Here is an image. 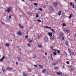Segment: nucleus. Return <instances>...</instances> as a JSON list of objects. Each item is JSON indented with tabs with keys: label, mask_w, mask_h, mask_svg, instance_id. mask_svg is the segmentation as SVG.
Segmentation results:
<instances>
[{
	"label": "nucleus",
	"mask_w": 76,
	"mask_h": 76,
	"mask_svg": "<svg viewBox=\"0 0 76 76\" xmlns=\"http://www.w3.org/2000/svg\"><path fill=\"white\" fill-rule=\"evenodd\" d=\"M61 34L59 35V39H61V40H64V35L62 33H61Z\"/></svg>",
	"instance_id": "f257e3e1"
},
{
	"label": "nucleus",
	"mask_w": 76,
	"mask_h": 76,
	"mask_svg": "<svg viewBox=\"0 0 76 76\" xmlns=\"http://www.w3.org/2000/svg\"><path fill=\"white\" fill-rule=\"evenodd\" d=\"M44 28H49V29H50L51 31H52L53 33V34H54L55 33V31H54V29H53L49 27H48L47 26H46L44 27Z\"/></svg>",
	"instance_id": "f03ea898"
},
{
	"label": "nucleus",
	"mask_w": 76,
	"mask_h": 76,
	"mask_svg": "<svg viewBox=\"0 0 76 76\" xmlns=\"http://www.w3.org/2000/svg\"><path fill=\"white\" fill-rule=\"evenodd\" d=\"M17 34L18 36H21V35H22L23 33H22L21 32V31H19L17 33Z\"/></svg>",
	"instance_id": "7ed1b4c3"
},
{
	"label": "nucleus",
	"mask_w": 76,
	"mask_h": 76,
	"mask_svg": "<svg viewBox=\"0 0 76 76\" xmlns=\"http://www.w3.org/2000/svg\"><path fill=\"white\" fill-rule=\"evenodd\" d=\"M7 10H6L5 11H6V12H7L8 13L10 12L11 11V8L10 7H7Z\"/></svg>",
	"instance_id": "20e7f679"
},
{
	"label": "nucleus",
	"mask_w": 76,
	"mask_h": 76,
	"mask_svg": "<svg viewBox=\"0 0 76 76\" xmlns=\"http://www.w3.org/2000/svg\"><path fill=\"white\" fill-rule=\"evenodd\" d=\"M6 70H9L10 71H11L12 70H13V69L10 67L9 66L7 67L6 68Z\"/></svg>",
	"instance_id": "39448f33"
},
{
	"label": "nucleus",
	"mask_w": 76,
	"mask_h": 76,
	"mask_svg": "<svg viewBox=\"0 0 76 76\" xmlns=\"http://www.w3.org/2000/svg\"><path fill=\"white\" fill-rule=\"evenodd\" d=\"M5 56H3V57L0 59V61H3V60H4L5 58Z\"/></svg>",
	"instance_id": "423d86ee"
},
{
	"label": "nucleus",
	"mask_w": 76,
	"mask_h": 76,
	"mask_svg": "<svg viewBox=\"0 0 76 76\" xmlns=\"http://www.w3.org/2000/svg\"><path fill=\"white\" fill-rule=\"evenodd\" d=\"M47 70V69H43V70L42 71V72L43 73H45L46 72V71Z\"/></svg>",
	"instance_id": "0eeeda50"
},
{
	"label": "nucleus",
	"mask_w": 76,
	"mask_h": 76,
	"mask_svg": "<svg viewBox=\"0 0 76 76\" xmlns=\"http://www.w3.org/2000/svg\"><path fill=\"white\" fill-rule=\"evenodd\" d=\"M58 63V62H55L52 63V64L53 66H54V65H56Z\"/></svg>",
	"instance_id": "6e6552de"
},
{
	"label": "nucleus",
	"mask_w": 76,
	"mask_h": 76,
	"mask_svg": "<svg viewBox=\"0 0 76 76\" xmlns=\"http://www.w3.org/2000/svg\"><path fill=\"white\" fill-rule=\"evenodd\" d=\"M68 50L69 51V52L71 55H72V56H73V55H75V54H74V52H70V50H69V49H68Z\"/></svg>",
	"instance_id": "1a4fd4ad"
},
{
	"label": "nucleus",
	"mask_w": 76,
	"mask_h": 76,
	"mask_svg": "<svg viewBox=\"0 0 76 76\" xmlns=\"http://www.w3.org/2000/svg\"><path fill=\"white\" fill-rule=\"evenodd\" d=\"M56 74L58 75H59V76H60V75H62L63 74V73L61 72H56Z\"/></svg>",
	"instance_id": "9d476101"
},
{
	"label": "nucleus",
	"mask_w": 76,
	"mask_h": 76,
	"mask_svg": "<svg viewBox=\"0 0 76 76\" xmlns=\"http://www.w3.org/2000/svg\"><path fill=\"white\" fill-rule=\"evenodd\" d=\"M44 39L45 41H48V38L47 37H44Z\"/></svg>",
	"instance_id": "9b49d317"
},
{
	"label": "nucleus",
	"mask_w": 76,
	"mask_h": 76,
	"mask_svg": "<svg viewBox=\"0 0 76 76\" xmlns=\"http://www.w3.org/2000/svg\"><path fill=\"white\" fill-rule=\"evenodd\" d=\"M69 42L67 41H66L65 42V45H67V46H68V47L69 46Z\"/></svg>",
	"instance_id": "f8f14e48"
},
{
	"label": "nucleus",
	"mask_w": 76,
	"mask_h": 76,
	"mask_svg": "<svg viewBox=\"0 0 76 76\" xmlns=\"http://www.w3.org/2000/svg\"><path fill=\"white\" fill-rule=\"evenodd\" d=\"M49 9L50 10H52L53 9V7L51 6H50L49 7Z\"/></svg>",
	"instance_id": "ddd939ff"
},
{
	"label": "nucleus",
	"mask_w": 76,
	"mask_h": 76,
	"mask_svg": "<svg viewBox=\"0 0 76 76\" xmlns=\"http://www.w3.org/2000/svg\"><path fill=\"white\" fill-rule=\"evenodd\" d=\"M18 25L21 28H24L23 26H21V24H18Z\"/></svg>",
	"instance_id": "4468645a"
},
{
	"label": "nucleus",
	"mask_w": 76,
	"mask_h": 76,
	"mask_svg": "<svg viewBox=\"0 0 76 76\" xmlns=\"http://www.w3.org/2000/svg\"><path fill=\"white\" fill-rule=\"evenodd\" d=\"M69 30L68 29H66L65 31V32H66L67 33H69Z\"/></svg>",
	"instance_id": "2eb2a0df"
},
{
	"label": "nucleus",
	"mask_w": 76,
	"mask_h": 76,
	"mask_svg": "<svg viewBox=\"0 0 76 76\" xmlns=\"http://www.w3.org/2000/svg\"><path fill=\"white\" fill-rule=\"evenodd\" d=\"M61 10H60L58 12V15H59V16H60L61 15Z\"/></svg>",
	"instance_id": "dca6fc26"
},
{
	"label": "nucleus",
	"mask_w": 76,
	"mask_h": 76,
	"mask_svg": "<svg viewBox=\"0 0 76 76\" xmlns=\"http://www.w3.org/2000/svg\"><path fill=\"white\" fill-rule=\"evenodd\" d=\"M50 39L51 40H53V39H54V37L53 36H50Z\"/></svg>",
	"instance_id": "f3484780"
},
{
	"label": "nucleus",
	"mask_w": 76,
	"mask_h": 76,
	"mask_svg": "<svg viewBox=\"0 0 76 76\" xmlns=\"http://www.w3.org/2000/svg\"><path fill=\"white\" fill-rule=\"evenodd\" d=\"M53 4L55 6V7H57V2H54L53 3Z\"/></svg>",
	"instance_id": "a211bd4d"
},
{
	"label": "nucleus",
	"mask_w": 76,
	"mask_h": 76,
	"mask_svg": "<svg viewBox=\"0 0 76 76\" xmlns=\"http://www.w3.org/2000/svg\"><path fill=\"white\" fill-rule=\"evenodd\" d=\"M48 34H49V35L50 37H52L53 36V34L52 33H49Z\"/></svg>",
	"instance_id": "6ab92c4d"
},
{
	"label": "nucleus",
	"mask_w": 76,
	"mask_h": 76,
	"mask_svg": "<svg viewBox=\"0 0 76 76\" xmlns=\"http://www.w3.org/2000/svg\"><path fill=\"white\" fill-rule=\"evenodd\" d=\"M62 15L63 17H64V16L65 15V13H64V12H62Z\"/></svg>",
	"instance_id": "aec40b11"
},
{
	"label": "nucleus",
	"mask_w": 76,
	"mask_h": 76,
	"mask_svg": "<svg viewBox=\"0 0 76 76\" xmlns=\"http://www.w3.org/2000/svg\"><path fill=\"white\" fill-rule=\"evenodd\" d=\"M23 76H28L27 75V74L26 73H25V72H23Z\"/></svg>",
	"instance_id": "412c9836"
},
{
	"label": "nucleus",
	"mask_w": 76,
	"mask_h": 76,
	"mask_svg": "<svg viewBox=\"0 0 76 76\" xmlns=\"http://www.w3.org/2000/svg\"><path fill=\"white\" fill-rule=\"evenodd\" d=\"M5 46L6 47H9V46H10V45L8 43H6L5 44Z\"/></svg>",
	"instance_id": "4be33fe9"
},
{
	"label": "nucleus",
	"mask_w": 76,
	"mask_h": 76,
	"mask_svg": "<svg viewBox=\"0 0 76 76\" xmlns=\"http://www.w3.org/2000/svg\"><path fill=\"white\" fill-rule=\"evenodd\" d=\"M63 31H64V32H66V29L65 28H63Z\"/></svg>",
	"instance_id": "5701e85b"
},
{
	"label": "nucleus",
	"mask_w": 76,
	"mask_h": 76,
	"mask_svg": "<svg viewBox=\"0 0 76 76\" xmlns=\"http://www.w3.org/2000/svg\"><path fill=\"white\" fill-rule=\"evenodd\" d=\"M73 16V14H70L69 17V19L71 18V17H72Z\"/></svg>",
	"instance_id": "b1692460"
},
{
	"label": "nucleus",
	"mask_w": 76,
	"mask_h": 76,
	"mask_svg": "<svg viewBox=\"0 0 76 76\" xmlns=\"http://www.w3.org/2000/svg\"><path fill=\"white\" fill-rule=\"evenodd\" d=\"M38 47L39 48H42V46L40 45H38Z\"/></svg>",
	"instance_id": "393cba45"
},
{
	"label": "nucleus",
	"mask_w": 76,
	"mask_h": 76,
	"mask_svg": "<svg viewBox=\"0 0 76 76\" xmlns=\"http://www.w3.org/2000/svg\"><path fill=\"white\" fill-rule=\"evenodd\" d=\"M38 66H39V67L41 68V69L43 68V66H42L40 65H39Z\"/></svg>",
	"instance_id": "a878e982"
},
{
	"label": "nucleus",
	"mask_w": 76,
	"mask_h": 76,
	"mask_svg": "<svg viewBox=\"0 0 76 76\" xmlns=\"http://www.w3.org/2000/svg\"><path fill=\"white\" fill-rule=\"evenodd\" d=\"M53 54L55 56H56V55L57 54V53H56V52H53Z\"/></svg>",
	"instance_id": "bb28decb"
},
{
	"label": "nucleus",
	"mask_w": 76,
	"mask_h": 76,
	"mask_svg": "<svg viewBox=\"0 0 76 76\" xmlns=\"http://www.w3.org/2000/svg\"><path fill=\"white\" fill-rule=\"evenodd\" d=\"M36 18H38V14L37 13L36 14Z\"/></svg>",
	"instance_id": "cd10ccee"
},
{
	"label": "nucleus",
	"mask_w": 76,
	"mask_h": 76,
	"mask_svg": "<svg viewBox=\"0 0 76 76\" xmlns=\"http://www.w3.org/2000/svg\"><path fill=\"white\" fill-rule=\"evenodd\" d=\"M57 52L58 53H60V50H58L57 51Z\"/></svg>",
	"instance_id": "c85d7f7f"
},
{
	"label": "nucleus",
	"mask_w": 76,
	"mask_h": 76,
	"mask_svg": "<svg viewBox=\"0 0 76 76\" xmlns=\"http://www.w3.org/2000/svg\"><path fill=\"white\" fill-rule=\"evenodd\" d=\"M37 21L38 22H41V21L40 20L38 19L37 20Z\"/></svg>",
	"instance_id": "c756f323"
},
{
	"label": "nucleus",
	"mask_w": 76,
	"mask_h": 76,
	"mask_svg": "<svg viewBox=\"0 0 76 76\" xmlns=\"http://www.w3.org/2000/svg\"><path fill=\"white\" fill-rule=\"evenodd\" d=\"M58 68V67L57 66H56L55 67L54 69L55 70H57Z\"/></svg>",
	"instance_id": "7c9ffc66"
},
{
	"label": "nucleus",
	"mask_w": 76,
	"mask_h": 76,
	"mask_svg": "<svg viewBox=\"0 0 76 76\" xmlns=\"http://www.w3.org/2000/svg\"><path fill=\"white\" fill-rule=\"evenodd\" d=\"M34 6H37V3H34Z\"/></svg>",
	"instance_id": "2f4dec72"
},
{
	"label": "nucleus",
	"mask_w": 76,
	"mask_h": 76,
	"mask_svg": "<svg viewBox=\"0 0 76 76\" xmlns=\"http://www.w3.org/2000/svg\"><path fill=\"white\" fill-rule=\"evenodd\" d=\"M28 72H31V69H28Z\"/></svg>",
	"instance_id": "473e14b6"
},
{
	"label": "nucleus",
	"mask_w": 76,
	"mask_h": 76,
	"mask_svg": "<svg viewBox=\"0 0 76 76\" xmlns=\"http://www.w3.org/2000/svg\"><path fill=\"white\" fill-rule=\"evenodd\" d=\"M28 40L30 42H32V41L31 40V39H29Z\"/></svg>",
	"instance_id": "72a5a7b5"
},
{
	"label": "nucleus",
	"mask_w": 76,
	"mask_h": 76,
	"mask_svg": "<svg viewBox=\"0 0 76 76\" xmlns=\"http://www.w3.org/2000/svg\"><path fill=\"white\" fill-rule=\"evenodd\" d=\"M66 64H69V61H66Z\"/></svg>",
	"instance_id": "f704fd0d"
},
{
	"label": "nucleus",
	"mask_w": 76,
	"mask_h": 76,
	"mask_svg": "<svg viewBox=\"0 0 76 76\" xmlns=\"http://www.w3.org/2000/svg\"><path fill=\"white\" fill-rule=\"evenodd\" d=\"M70 5H71V6H73V3H72V2H70Z\"/></svg>",
	"instance_id": "c9c22d12"
},
{
	"label": "nucleus",
	"mask_w": 76,
	"mask_h": 76,
	"mask_svg": "<svg viewBox=\"0 0 76 76\" xmlns=\"http://www.w3.org/2000/svg\"><path fill=\"white\" fill-rule=\"evenodd\" d=\"M3 72H5V69L4 68H2Z\"/></svg>",
	"instance_id": "e433bc0d"
},
{
	"label": "nucleus",
	"mask_w": 76,
	"mask_h": 76,
	"mask_svg": "<svg viewBox=\"0 0 76 76\" xmlns=\"http://www.w3.org/2000/svg\"><path fill=\"white\" fill-rule=\"evenodd\" d=\"M18 60H20V58L19 57H18Z\"/></svg>",
	"instance_id": "4c0bfd02"
},
{
	"label": "nucleus",
	"mask_w": 76,
	"mask_h": 76,
	"mask_svg": "<svg viewBox=\"0 0 76 76\" xmlns=\"http://www.w3.org/2000/svg\"><path fill=\"white\" fill-rule=\"evenodd\" d=\"M65 25H66V24H65V23H63V26H65Z\"/></svg>",
	"instance_id": "58836bf2"
},
{
	"label": "nucleus",
	"mask_w": 76,
	"mask_h": 76,
	"mask_svg": "<svg viewBox=\"0 0 76 76\" xmlns=\"http://www.w3.org/2000/svg\"><path fill=\"white\" fill-rule=\"evenodd\" d=\"M39 10H40V11H42V8H40L39 9Z\"/></svg>",
	"instance_id": "ea45409f"
},
{
	"label": "nucleus",
	"mask_w": 76,
	"mask_h": 76,
	"mask_svg": "<svg viewBox=\"0 0 76 76\" xmlns=\"http://www.w3.org/2000/svg\"><path fill=\"white\" fill-rule=\"evenodd\" d=\"M43 7L44 9H45V8H46V6L45 5H44V6H43Z\"/></svg>",
	"instance_id": "a19ab883"
},
{
	"label": "nucleus",
	"mask_w": 76,
	"mask_h": 76,
	"mask_svg": "<svg viewBox=\"0 0 76 76\" xmlns=\"http://www.w3.org/2000/svg\"><path fill=\"white\" fill-rule=\"evenodd\" d=\"M72 7L73 8H75V4H73V5H72Z\"/></svg>",
	"instance_id": "79ce46f5"
},
{
	"label": "nucleus",
	"mask_w": 76,
	"mask_h": 76,
	"mask_svg": "<svg viewBox=\"0 0 76 76\" xmlns=\"http://www.w3.org/2000/svg\"><path fill=\"white\" fill-rule=\"evenodd\" d=\"M45 56H47V52H45Z\"/></svg>",
	"instance_id": "37998d69"
},
{
	"label": "nucleus",
	"mask_w": 76,
	"mask_h": 76,
	"mask_svg": "<svg viewBox=\"0 0 76 76\" xmlns=\"http://www.w3.org/2000/svg\"><path fill=\"white\" fill-rule=\"evenodd\" d=\"M1 23H2V24H3V25H4V23L1 22Z\"/></svg>",
	"instance_id": "c03bdc74"
},
{
	"label": "nucleus",
	"mask_w": 76,
	"mask_h": 76,
	"mask_svg": "<svg viewBox=\"0 0 76 76\" xmlns=\"http://www.w3.org/2000/svg\"><path fill=\"white\" fill-rule=\"evenodd\" d=\"M62 67H63V69H64V65H63L62 66Z\"/></svg>",
	"instance_id": "a18cd8bd"
},
{
	"label": "nucleus",
	"mask_w": 76,
	"mask_h": 76,
	"mask_svg": "<svg viewBox=\"0 0 76 76\" xmlns=\"http://www.w3.org/2000/svg\"><path fill=\"white\" fill-rule=\"evenodd\" d=\"M38 35V38L39 39H40V38H39V36H38V35Z\"/></svg>",
	"instance_id": "49530a36"
},
{
	"label": "nucleus",
	"mask_w": 76,
	"mask_h": 76,
	"mask_svg": "<svg viewBox=\"0 0 76 76\" xmlns=\"http://www.w3.org/2000/svg\"><path fill=\"white\" fill-rule=\"evenodd\" d=\"M34 66L35 67H37V65H34Z\"/></svg>",
	"instance_id": "de8ad7c7"
},
{
	"label": "nucleus",
	"mask_w": 76,
	"mask_h": 76,
	"mask_svg": "<svg viewBox=\"0 0 76 76\" xmlns=\"http://www.w3.org/2000/svg\"><path fill=\"white\" fill-rule=\"evenodd\" d=\"M26 38H28V35H27L25 37Z\"/></svg>",
	"instance_id": "09e8293b"
},
{
	"label": "nucleus",
	"mask_w": 76,
	"mask_h": 76,
	"mask_svg": "<svg viewBox=\"0 0 76 76\" xmlns=\"http://www.w3.org/2000/svg\"><path fill=\"white\" fill-rule=\"evenodd\" d=\"M10 18H11V16H9V19H10Z\"/></svg>",
	"instance_id": "8fccbe9b"
},
{
	"label": "nucleus",
	"mask_w": 76,
	"mask_h": 76,
	"mask_svg": "<svg viewBox=\"0 0 76 76\" xmlns=\"http://www.w3.org/2000/svg\"><path fill=\"white\" fill-rule=\"evenodd\" d=\"M16 64H17V65H18V63L17 62H16Z\"/></svg>",
	"instance_id": "3c124183"
},
{
	"label": "nucleus",
	"mask_w": 76,
	"mask_h": 76,
	"mask_svg": "<svg viewBox=\"0 0 76 76\" xmlns=\"http://www.w3.org/2000/svg\"><path fill=\"white\" fill-rule=\"evenodd\" d=\"M28 46H30V44H29V43H28Z\"/></svg>",
	"instance_id": "603ef678"
},
{
	"label": "nucleus",
	"mask_w": 76,
	"mask_h": 76,
	"mask_svg": "<svg viewBox=\"0 0 76 76\" xmlns=\"http://www.w3.org/2000/svg\"><path fill=\"white\" fill-rule=\"evenodd\" d=\"M50 57L51 58H52V54H50Z\"/></svg>",
	"instance_id": "864d4df0"
},
{
	"label": "nucleus",
	"mask_w": 76,
	"mask_h": 76,
	"mask_svg": "<svg viewBox=\"0 0 76 76\" xmlns=\"http://www.w3.org/2000/svg\"><path fill=\"white\" fill-rule=\"evenodd\" d=\"M65 54L66 55H67V53L66 52H65Z\"/></svg>",
	"instance_id": "5fc2aeb1"
},
{
	"label": "nucleus",
	"mask_w": 76,
	"mask_h": 76,
	"mask_svg": "<svg viewBox=\"0 0 76 76\" xmlns=\"http://www.w3.org/2000/svg\"><path fill=\"white\" fill-rule=\"evenodd\" d=\"M52 58V60H53V57H52V58Z\"/></svg>",
	"instance_id": "6e6d98bb"
},
{
	"label": "nucleus",
	"mask_w": 76,
	"mask_h": 76,
	"mask_svg": "<svg viewBox=\"0 0 76 76\" xmlns=\"http://www.w3.org/2000/svg\"><path fill=\"white\" fill-rule=\"evenodd\" d=\"M22 1H24V2H25V1L24 0H21Z\"/></svg>",
	"instance_id": "4d7b16f0"
},
{
	"label": "nucleus",
	"mask_w": 76,
	"mask_h": 76,
	"mask_svg": "<svg viewBox=\"0 0 76 76\" xmlns=\"http://www.w3.org/2000/svg\"><path fill=\"white\" fill-rule=\"evenodd\" d=\"M29 1H32L33 0H29Z\"/></svg>",
	"instance_id": "13d9d810"
},
{
	"label": "nucleus",
	"mask_w": 76,
	"mask_h": 76,
	"mask_svg": "<svg viewBox=\"0 0 76 76\" xmlns=\"http://www.w3.org/2000/svg\"><path fill=\"white\" fill-rule=\"evenodd\" d=\"M20 54H22V53H20Z\"/></svg>",
	"instance_id": "bf43d9fd"
},
{
	"label": "nucleus",
	"mask_w": 76,
	"mask_h": 76,
	"mask_svg": "<svg viewBox=\"0 0 76 76\" xmlns=\"http://www.w3.org/2000/svg\"><path fill=\"white\" fill-rule=\"evenodd\" d=\"M10 41H12V40H10Z\"/></svg>",
	"instance_id": "052dcab7"
},
{
	"label": "nucleus",
	"mask_w": 76,
	"mask_h": 76,
	"mask_svg": "<svg viewBox=\"0 0 76 76\" xmlns=\"http://www.w3.org/2000/svg\"><path fill=\"white\" fill-rule=\"evenodd\" d=\"M55 51H57V50H55Z\"/></svg>",
	"instance_id": "680f3d73"
},
{
	"label": "nucleus",
	"mask_w": 76,
	"mask_h": 76,
	"mask_svg": "<svg viewBox=\"0 0 76 76\" xmlns=\"http://www.w3.org/2000/svg\"><path fill=\"white\" fill-rule=\"evenodd\" d=\"M39 50L38 51V52H39Z\"/></svg>",
	"instance_id": "e2e57ef3"
},
{
	"label": "nucleus",
	"mask_w": 76,
	"mask_h": 76,
	"mask_svg": "<svg viewBox=\"0 0 76 76\" xmlns=\"http://www.w3.org/2000/svg\"><path fill=\"white\" fill-rule=\"evenodd\" d=\"M0 49H1V47H0Z\"/></svg>",
	"instance_id": "0e129e2a"
},
{
	"label": "nucleus",
	"mask_w": 76,
	"mask_h": 76,
	"mask_svg": "<svg viewBox=\"0 0 76 76\" xmlns=\"http://www.w3.org/2000/svg\"><path fill=\"white\" fill-rule=\"evenodd\" d=\"M32 76H34V75H33Z\"/></svg>",
	"instance_id": "69168bd1"
},
{
	"label": "nucleus",
	"mask_w": 76,
	"mask_h": 76,
	"mask_svg": "<svg viewBox=\"0 0 76 76\" xmlns=\"http://www.w3.org/2000/svg\"><path fill=\"white\" fill-rule=\"evenodd\" d=\"M61 76H63V75H61Z\"/></svg>",
	"instance_id": "338daca9"
},
{
	"label": "nucleus",
	"mask_w": 76,
	"mask_h": 76,
	"mask_svg": "<svg viewBox=\"0 0 76 76\" xmlns=\"http://www.w3.org/2000/svg\"><path fill=\"white\" fill-rule=\"evenodd\" d=\"M18 47H19V46H18Z\"/></svg>",
	"instance_id": "774afa93"
}]
</instances>
